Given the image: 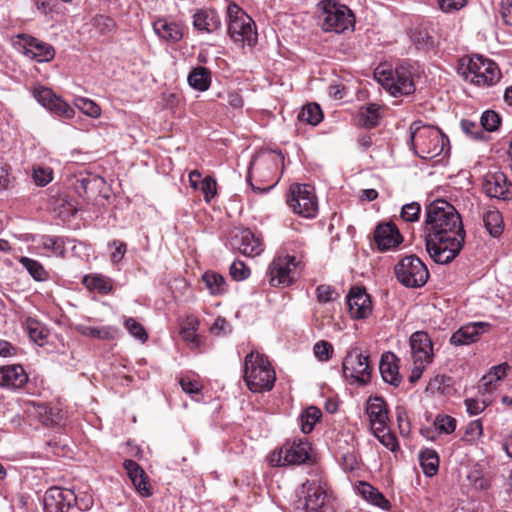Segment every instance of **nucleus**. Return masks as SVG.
Listing matches in <instances>:
<instances>
[{
  "label": "nucleus",
  "instance_id": "f257e3e1",
  "mask_svg": "<svg viewBox=\"0 0 512 512\" xmlns=\"http://www.w3.org/2000/svg\"><path fill=\"white\" fill-rule=\"evenodd\" d=\"M424 236L426 250L436 263L453 261L465 241L462 220L455 207L442 199L431 202L426 207Z\"/></svg>",
  "mask_w": 512,
  "mask_h": 512
},
{
  "label": "nucleus",
  "instance_id": "f03ea898",
  "mask_svg": "<svg viewBox=\"0 0 512 512\" xmlns=\"http://www.w3.org/2000/svg\"><path fill=\"white\" fill-rule=\"evenodd\" d=\"M410 142L417 156L433 159L444 152L449 140L438 128L415 121L410 126Z\"/></svg>",
  "mask_w": 512,
  "mask_h": 512
},
{
  "label": "nucleus",
  "instance_id": "7ed1b4c3",
  "mask_svg": "<svg viewBox=\"0 0 512 512\" xmlns=\"http://www.w3.org/2000/svg\"><path fill=\"white\" fill-rule=\"evenodd\" d=\"M243 379L250 391L264 392L273 388L276 375L268 358L252 351L244 359Z\"/></svg>",
  "mask_w": 512,
  "mask_h": 512
},
{
  "label": "nucleus",
  "instance_id": "20e7f679",
  "mask_svg": "<svg viewBox=\"0 0 512 512\" xmlns=\"http://www.w3.org/2000/svg\"><path fill=\"white\" fill-rule=\"evenodd\" d=\"M227 17V31L233 42L242 47H253L258 40L254 20L235 3L228 5Z\"/></svg>",
  "mask_w": 512,
  "mask_h": 512
},
{
  "label": "nucleus",
  "instance_id": "39448f33",
  "mask_svg": "<svg viewBox=\"0 0 512 512\" xmlns=\"http://www.w3.org/2000/svg\"><path fill=\"white\" fill-rule=\"evenodd\" d=\"M319 5L321 7L319 24L324 31L342 33L348 29H353L355 17L347 6L333 0H323Z\"/></svg>",
  "mask_w": 512,
  "mask_h": 512
},
{
  "label": "nucleus",
  "instance_id": "423d86ee",
  "mask_svg": "<svg viewBox=\"0 0 512 512\" xmlns=\"http://www.w3.org/2000/svg\"><path fill=\"white\" fill-rule=\"evenodd\" d=\"M463 75L466 80L482 87L496 84L502 76L497 64L481 55H473L468 59Z\"/></svg>",
  "mask_w": 512,
  "mask_h": 512
},
{
  "label": "nucleus",
  "instance_id": "0eeeda50",
  "mask_svg": "<svg viewBox=\"0 0 512 512\" xmlns=\"http://www.w3.org/2000/svg\"><path fill=\"white\" fill-rule=\"evenodd\" d=\"M397 280L405 287H423L429 279V271L424 262L416 255L403 257L394 267Z\"/></svg>",
  "mask_w": 512,
  "mask_h": 512
},
{
  "label": "nucleus",
  "instance_id": "6e6552de",
  "mask_svg": "<svg viewBox=\"0 0 512 512\" xmlns=\"http://www.w3.org/2000/svg\"><path fill=\"white\" fill-rule=\"evenodd\" d=\"M287 204L295 214L313 218L318 212L315 190L308 184H292L287 196Z\"/></svg>",
  "mask_w": 512,
  "mask_h": 512
},
{
  "label": "nucleus",
  "instance_id": "1a4fd4ad",
  "mask_svg": "<svg viewBox=\"0 0 512 512\" xmlns=\"http://www.w3.org/2000/svg\"><path fill=\"white\" fill-rule=\"evenodd\" d=\"M343 374L359 384H366L371 377L372 367L369 356L363 354L359 348H352L348 351L342 364Z\"/></svg>",
  "mask_w": 512,
  "mask_h": 512
},
{
  "label": "nucleus",
  "instance_id": "9d476101",
  "mask_svg": "<svg viewBox=\"0 0 512 512\" xmlns=\"http://www.w3.org/2000/svg\"><path fill=\"white\" fill-rule=\"evenodd\" d=\"M13 45L19 53L39 63L49 62L55 56V50L52 45L30 35H17L13 40Z\"/></svg>",
  "mask_w": 512,
  "mask_h": 512
},
{
  "label": "nucleus",
  "instance_id": "9b49d317",
  "mask_svg": "<svg viewBox=\"0 0 512 512\" xmlns=\"http://www.w3.org/2000/svg\"><path fill=\"white\" fill-rule=\"evenodd\" d=\"M309 458V445L303 441H294L285 444L278 451H274L269 456L271 466L299 465Z\"/></svg>",
  "mask_w": 512,
  "mask_h": 512
},
{
  "label": "nucleus",
  "instance_id": "f8f14e48",
  "mask_svg": "<svg viewBox=\"0 0 512 512\" xmlns=\"http://www.w3.org/2000/svg\"><path fill=\"white\" fill-rule=\"evenodd\" d=\"M299 261L292 255H278L269 266V283L272 286H289L295 279L294 270Z\"/></svg>",
  "mask_w": 512,
  "mask_h": 512
},
{
  "label": "nucleus",
  "instance_id": "ddd939ff",
  "mask_svg": "<svg viewBox=\"0 0 512 512\" xmlns=\"http://www.w3.org/2000/svg\"><path fill=\"white\" fill-rule=\"evenodd\" d=\"M383 82L393 96L410 95L415 91L412 72L406 65H398L394 71L383 72Z\"/></svg>",
  "mask_w": 512,
  "mask_h": 512
},
{
  "label": "nucleus",
  "instance_id": "4468645a",
  "mask_svg": "<svg viewBox=\"0 0 512 512\" xmlns=\"http://www.w3.org/2000/svg\"><path fill=\"white\" fill-rule=\"evenodd\" d=\"M302 493L307 512H333L327 490L320 482L306 481L302 485Z\"/></svg>",
  "mask_w": 512,
  "mask_h": 512
},
{
  "label": "nucleus",
  "instance_id": "2eb2a0df",
  "mask_svg": "<svg viewBox=\"0 0 512 512\" xmlns=\"http://www.w3.org/2000/svg\"><path fill=\"white\" fill-rule=\"evenodd\" d=\"M35 99L46 109L66 119L75 115L74 109L63 99L56 96L50 88L38 87L33 91Z\"/></svg>",
  "mask_w": 512,
  "mask_h": 512
},
{
  "label": "nucleus",
  "instance_id": "dca6fc26",
  "mask_svg": "<svg viewBox=\"0 0 512 512\" xmlns=\"http://www.w3.org/2000/svg\"><path fill=\"white\" fill-rule=\"evenodd\" d=\"M77 497L72 490L60 487L49 488L43 498L45 512H67L76 502Z\"/></svg>",
  "mask_w": 512,
  "mask_h": 512
},
{
  "label": "nucleus",
  "instance_id": "f3484780",
  "mask_svg": "<svg viewBox=\"0 0 512 512\" xmlns=\"http://www.w3.org/2000/svg\"><path fill=\"white\" fill-rule=\"evenodd\" d=\"M482 188L488 197L501 200L512 198V184L507 182L506 175L501 171L488 172L484 176Z\"/></svg>",
  "mask_w": 512,
  "mask_h": 512
},
{
  "label": "nucleus",
  "instance_id": "a211bd4d",
  "mask_svg": "<svg viewBox=\"0 0 512 512\" xmlns=\"http://www.w3.org/2000/svg\"><path fill=\"white\" fill-rule=\"evenodd\" d=\"M347 304L349 313L354 319H366L372 312V302L364 288H351Z\"/></svg>",
  "mask_w": 512,
  "mask_h": 512
},
{
  "label": "nucleus",
  "instance_id": "6ab92c4d",
  "mask_svg": "<svg viewBox=\"0 0 512 512\" xmlns=\"http://www.w3.org/2000/svg\"><path fill=\"white\" fill-rule=\"evenodd\" d=\"M374 241L380 251H387L398 247L403 237L395 224L381 223L374 231Z\"/></svg>",
  "mask_w": 512,
  "mask_h": 512
},
{
  "label": "nucleus",
  "instance_id": "aec40b11",
  "mask_svg": "<svg viewBox=\"0 0 512 512\" xmlns=\"http://www.w3.org/2000/svg\"><path fill=\"white\" fill-rule=\"evenodd\" d=\"M410 347L414 363H431L433 360V344L429 335L417 331L410 337Z\"/></svg>",
  "mask_w": 512,
  "mask_h": 512
},
{
  "label": "nucleus",
  "instance_id": "412c9836",
  "mask_svg": "<svg viewBox=\"0 0 512 512\" xmlns=\"http://www.w3.org/2000/svg\"><path fill=\"white\" fill-rule=\"evenodd\" d=\"M234 247L245 256L255 257L264 250L262 238L249 229H243L234 236Z\"/></svg>",
  "mask_w": 512,
  "mask_h": 512
},
{
  "label": "nucleus",
  "instance_id": "4be33fe9",
  "mask_svg": "<svg viewBox=\"0 0 512 512\" xmlns=\"http://www.w3.org/2000/svg\"><path fill=\"white\" fill-rule=\"evenodd\" d=\"M366 413L369 416L372 431L387 429L388 410L381 397H370L367 401Z\"/></svg>",
  "mask_w": 512,
  "mask_h": 512
},
{
  "label": "nucleus",
  "instance_id": "5701e85b",
  "mask_svg": "<svg viewBox=\"0 0 512 512\" xmlns=\"http://www.w3.org/2000/svg\"><path fill=\"white\" fill-rule=\"evenodd\" d=\"M489 324L486 322H472L460 327L450 338V343L455 346L469 345L478 340Z\"/></svg>",
  "mask_w": 512,
  "mask_h": 512
},
{
  "label": "nucleus",
  "instance_id": "b1692460",
  "mask_svg": "<svg viewBox=\"0 0 512 512\" xmlns=\"http://www.w3.org/2000/svg\"><path fill=\"white\" fill-rule=\"evenodd\" d=\"M28 381V376L20 365L0 367V387L18 389Z\"/></svg>",
  "mask_w": 512,
  "mask_h": 512
},
{
  "label": "nucleus",
  "instance_id": "393cba45",
  "mask_svg": "<svg viewBox=\"0 0 512 512\" xmlns=\"http://www.w3.org/2000/svg\"><path fill=\"white\" fill-rule=\"evenodd\" d=\"M123 466L137 491L145 497L150 496V484L145 471L134 460H125Z\"/></svg>",
  "mask_w": 512,
  "mask_h": 512
},
{
  "label": "nucleus",
  "instance_id": "a878e982",
  "mask_svg": "<svg viewBox=\"0 0 512 512\" xmlns=\"http://www.w3.org/2000/svg\"><path fill=\"white\" fill-rule=\"evenodd\" d=\"M379 370L383 380L393 386H398L401 382L399 374L398 359L391 352L384 353L380 359Z\"/></svg>",
  "mask_w": 512,
  "mask_h": 512
},
{
  "label": "nucleus",
  "instance_id": "bb28decb",
  "mask_svg": "<svg viewBox=\"0 0 512 512\" xmlns=\"http://www.w3.org/2000/svg\"><path fill=\"white\" fill-rule=\"evenodd\" d=\"M155 33L166 42L176 43L183 37L182 28L175 22H170L166 18H159L153 22Z\"/></svg>",
  "mask_w": 512,
  "mask_h": 512
},
{
  "label": "nucleus",
  "instance_id": "cd10ccee",
  "mask_svg": "<svg viewBox=\"0 0 512 512\" xmlns=\"http://www.w3.org/2000/svg\"><path fill=\"white\" fill-rule=\"evenodd\" d=\"M76 331L85 336L94 339L109 340L115 337L117 329L112 326L92 327L84 324L75 326Z\"/></svg>",
  "mask_w": 512,
  "mask_h": 512
},
{
  "label": "nucleus",
  "instance_id": "c85d7f7f",
  "mask_svg": "<svg viewBox=\"0 0 512 512\" xmlns=\"http://www.w3.org/2000/svg\"><path fill=\"white\" fill-rule=\"evenodd\" d=\"M358 491L366 501L382 509H388V500H386L384 495L378 489L374 488L369 483H360Z\"/></svg>",
  "mask_w": 512,
  "mask_h": 512
},
{
  "label": "nucleus",
  "instance_id": "c756f323",
  "mask_svg": "<svg viewBox=\"0 0 512 512\" xmlns=\"http://www.w3.org/2000/svg\"><path fill=\"white\" fill-rule=\"evenodd\" d=\"M193 25L199 31L210 33L219 27L220 22L213 14L199 10L193 16Z\"/></svg>",
  "mask_w": 512,
  "mask_h": 512
},
{
  "label": "nucleus",
  "instance_id": "7c9ffc66",
  "mask_svg": "<svg viewBox=\"0 0 512 512\" xmlns=\"http://www.w3.org/2000/svg\"><path fill=\"white\" fill-rule=\"evenodd\" d=\"M420 465L426 476H434L439 468V457L435 450L424 449L419 453Z\"/></svg>",
  "mask_w": 512,
  "mask_h": 512
},
{
  "label": "nucleus",
  "instance_id": "2f4dec72",
  "mask_svg": "<svg viewBox=\"0 0 512 512\" xmlns=\"http://www.w3.org/2000/svg\"><path fill=\"white\" fill-rule=\"evenodd\" d=\"M188 83L196 90L206 91L211 83L210 72L205 67H197L189 73Z\"/></svg>",
  "mask_w": 512,
  "mask_h": 512
},
{
  "label": "nucleus",
  "instance_id": "473e14b6",
  "mask_svg": "<svg viewBox=\"0 0 512 512\" xmlns=\"http://www.w3.org/2000/svg\"><path fill=\"white\" fill-rule=\"evenodd\" d=\"M380 106L377 104H369L362 107L358 114V122L366 128H373L378 125L380 120Z\"/></svg>",
  "mask_w": 512,
  "mask_h": 512
},
{
  "label": "nucleus",
  "instance_id": "72a5a7b5",
  "mask_svg": "<svg viewBox=\"0 0 512 512\" xmlns=\"http://www.w3.org/2000/svg\"><path fill=\"white\" fill-rule=\"evenodd\" d=\"M202 280L206 288L213 295H220L226 292V281L225 278L213 271H207L203 274Z\"/></svg>",
  "mask_w": 512,
  "mask_h": 512
},
{
  "label": "nucleus",
  "instance_id": "f704fd0d",
  "mask_svg": "<svg viewBox=\"0 0 512 512\" xmlns=\"http://www.w3.org/2000/svg\"><path fill=\"white\" fill-rule=\"evenodd\" d=\"M29 337L38 345L42 346L48 335V330L42 323L32 317H28L25 322Z\"/></svg>",
  "mask_w": 512,
  "mask_h": 512
},
{
  "label": "nucleus",
  "instance_id": "c9c22d12",
  "mask_svg": "<svg viewBox=\"0 0 512 512\" xmlns=\"http://www.w3.org/2000/svg\"><path fill=\"white\" fill-rule=\"evenodd\" d=\"M484 225L489 232V234L493 237H498L502 231V216L497 210H488L483 215Z\"/></svg>",
  "mask_w": 512,
  "mask_h": 512
},
{
  "label": "nucleus",
  "instance_id": "e433bc0d",
  "mask_svg": "<svg viewBox=\"0 0 512 512\" xmlns=\"http://www.w3.org/2000/svg\"><path fill=\"white\" fill-rule=\"evenodd\" d=\"M322 416V412L315 406H310L305 409L300 415L301 430L303 433H310L315 424L319 421Z\"/></svg>",
  "mask_w": 512,
  "mask_h": 512
},
{
  "label": "nucleus",
  "instance_id": "4c0bfd02",
  "mask_svg": "<svg viewBox=\"0 0 512 512\" xmlns=\"http://www.w3.org/2000/svg\"><path fill=\"white\" fill-rule=\"evenodd\" d=\"M83 283L88 289L97 290L100 293L107 294L112 290V281L102 275H87L83 279Z\"/></svg>",
  "mask_w": 512,
  "mask_h": 512
},
{
  "label": "nucleus",
  "instance_id": "58836bf2",
  "mask_svg": "<svg viewBox=\"0 0 512 512\" xmlns=\"http://www.w3.org/2000/svg\"><path fill=\"white\" fill-rule=\"evenodd\" d=\"M298 118L308 124L317 125L322 120L323 113L318 104L310 103L302 108Z\"/></svg>",
  "mask_w": 512,
  "mask_h": 512
},
{
  "label": "nucleus",
  "instance_id": "ea45409f",
  "mask_svg": "<svg viewBox=\"0 0 512 512\" xmlns=\"http://www.w3.org/2000/svg\"><path fill=\"white\" fill-rule=\"evenodd\" d=\"M19 262L36 281H44L48 278V273L38 261L28 257H21Z\"/></svg>",
  "mask_w": 512,
  "mask_h": 512
},
{
  "label": "nucleus",
  "instance_id": "a19ab883",
  "mask_svg": "<svg viewBox=\"0 0 512 512\" xmlns=\"http://www.w3.org/2000/svg\"><path fill=\"white\" fill-rule=\"evenodd\" d=\"M75 106L89 117L98 118L101 115L100 106L91 99L78 97L75 99Z\"/></svg>",
  "mask_w": 512,
  "mask_h": 512
},
{
  "label": "nucleus",
  "instance_id": "79ce46f5",
  "mask_svg": "<svg viewBox=\"0 0 512 512\" xmlns=\"http://www.w3.org/2000/svg\"><path fill=\"white\" fill-rule=\"evenodd\" d=\"M508 365L500 364L494 366L487 375H484L481 379L482 386L488 390V386L493 382L501 380L507 373Z\"/></svg>",
  "mask_w": 512,
  "mask_h": 512
},
{
  "label": "nucleus",
  "instance_id": "37998d69",
  "mask_svg": "<svg viewBox=\"0 0 512 512\" xmlns=\"http://www.w3.org/2000/svg\"><path fill=\"white\" fill-rule=\"evenodd\" d=\"M124 326L128 332L137 340L144 343L148 339V334L145 328L137 322L134 318L128 317L124 319Z\"/></svg>",
  "mask_w": 512,
  "mask_h": 512
},
{
  "label": "nucleus",
  "instance_id": "c03bdc74",
  "mask_svg": "<svg viewBox=\"0 0 512 512\" xmlns=\"http://www.w3.org/2000/svg\"><path fill=\"white\" fill-rule=\"evenodd\" d=\"M434 426L440 433L451 434L456 429V420L449 415L440 414L436 416Z\"/></svg>",
  "mask_w": 512,
  "mask_h": 512
},
{
  "label": "nucleus",
  "instance_id": "a18cd8bd",
  "mask_svg": "<svg viewBox=\"0 0 512 512\" xmlns=\"http://www.w3.org/2000/svg\"><path fill=\"white\" fill-rule=\"evenodd\" d=\"M338 296L336 290L330 285L322 284L316 288V297L320 304L334 302Z\"/></svg>",
  "mask_w": 512,
  "mask_h": 512
},
{
  "label": "nucleus",
  "instance_id": "49530a36",
  "mask_svg": "<svg viewBox=\"0 0 512 512\" xmlns=\"http://www.w3.org/2000/svg\"><path fill=\"white\" fill-rule=\"evenodd\" d=\"M500 122H501L500 116L492 110H487V111L483 112L481 119H480L481 126L486 131H489V132L497 130L500 125Z\"/></svg>",
  "mask_w": 512,
  "mask_h": 512
},
{
  "label": "nucleus",
  "instance_id": "de8ad7c7",
  "mask_svg": "<svg viewBox=\"0 0 512 512\" xmlns=\"http://www.w3.org/2000/svg\"><path fill=\"white\" fill-rule=\"evenodd\" d=\"M313 352L319 361H328L333 354V346L330 342L321 340L314 344Z\"/></svg>",
  "mask_w": 512,
  "mask_h": 512
},
{
  "label": "nucleus",
  "instance_id": "09e8293b",
  "mask_svg": "<svg viewBox=\"0 0 512 512\" xmlns=\"http://www.w3.org/2000/svg\"><path fill=\"white\" fill-rule=\"evenodd\" d=\"M42 410L39 415L43 424L53 426L61 422L62 416L57 408L43 407Z\"/></svg>",
  "mask_w": 512,
  "mask_h": 512
},
{
  "label": "nucleus",
  "instance_id": "8fccbe9b",
  "mask_svg": "<svg viewBox=\"0 0 512 512\" xmlns=\"http://www.w3.org/2000/svg\"><path fill=\"white\" fill-rule=\"evenodd\" d=\"M420 212V204L418 202H412L402 207L400 216L406 222H415L419 219Z\"/></svg>",
  "mask_w": 512,
  "mask_h": 512
},
{
  "label": "nucleus",
  "instance_id": "3c124183",
  "mask_svg": "<svg viewBox=\"0 0 512 512\" xmlns=\"http://www.w3.org/2000/svg\"><path fill=\"white\" fill-rule=\"evenodd\" d=\"M37 246L40 249L58 252L63 248V242L59 243V238L42 235L37 240Z\"/></svg>",
  "mask_w": 512,
  "mask_h": 512
},
{
  "label": "nucleus",
  "instance_id": "603ef678",
  "mask_svg": "<svg viewBox=\"0 0 512 512\" xmlns=\"http://www.w3.org/2000/svg\"><path fill=\"white\" fill-rule=\"evenodd\" d=\"M373 433L387 449H389L392 452L397 450L398 442L395 435L386 430L380 431L377 429L376 431H373Z\"/></svg>",
  "mask_w": 512,
  "mask_h": 512
},
{
  "label": "nucleus",
  "instance_id": "864d4df0",
  "mask_svg": "<svg viewBox=\"0 0 512 512\" xmlns=\"http://www.w3.org/2000/svg\"><path fill=\"white\" fill-rule=\"evenodd\" d=\"M199 188L203 193L205 200L209 202L217 193L216 180L210 176H207L201 181Z\"/></svg>",
  "mask_w": 512,
  "mask_h": 512
},
{
  "label": "nucleus",
  "instance_id": "5fc2aeb1",
  "mask_svg": "<svg viewBox=\"0 0 512 512\" xmlns=\"http://www.w3.org/2000/svg\"><path fill=\"white\" fill-rule=\"evenodd\" d=\"M230 275L236 281L245 280L250 276V269L241 261H235L230 267Z\"/></svg>",
  "mask_w": 512,
  "mask_h": 512
},
{
  "label": "nucleus",
  "instance_id": "6e6d98bb",
  "mask_svg": "<svg viewBox=\"0 0 512 512\" xmlns=\"http://www.w3.org/2000/svg\"><path fill=\"white\" fill-rule=\"evenodd\" d=\"M33 179L38 186H45L52 180L51 171L37 167L33 170Z\"/></svg>",
  "mask_w": 512,
  "mask_h": 512
},
{
  "label": "nucleus",
  "instance_id": "4d7b16f0",
  "mask_svg": "<svg viewBox=\"0 0 512 512\" xmlns=\"http://www.w3.org/2000/svg\"><path fill=\"white\" fill-rule=\"evenodd\" d=\"M109 246L115 248V250L111 254V262L113 264L119 263L123 259L127 251L126 244L124 242L114 240L112 243L109 244Z\"/></svg>",
  "mask_w": 512,
  "mask_h": 512
},
{
  "label": "nucleus",
  "instance_id": "13d9d810",
  "mask_svg": "<svg viewBox=\"0 0 512 512\" xmlns=\"http://www.w3.org/2000/svg\"><path fill=\"white\" fill-rule=\"evenodd\" d=\"M437 1H438L440 9L446 13L460 10L467 3V0H437Z\"/></svg>",
  "mask_w": 512,
  "mask_h": 512
},
{
  "label": "nucleus",
  "instance_id": "bf43d9fd",
  "mask_svg": "<svg viewBox=\"0 0 512 512\" xmlns=\"http://www.w3.org/2000/svg\"><path fill=\"white\" fill-rule=\"evenodd\" d=\"M466 410L470 415H477L481 413L487 406L485 401H480L475 398H468L465 400Z\"/></svg>",
  "mask_w": 512,
  "mask_h": 512
},
{
  "label": "nucleus",
  "instance_id": "052dcab7",
  "mask_svg": "<svg viewBox=\"0 0 512 512\" xmlns=\"http://www.w3.org/2000/svg\"><path fill=\"white\" fill-rule=\"evenodd\" d=\"M210 330L215 335H225L230 332V326L225 318L217 317Z\"/></svg>",
  "mask_w": 512,
  "mask_h": 512
},
{
  "label": "nucleus",
  "instance_id": "680f3d73",
  "mask_svg": "<svg viewBox=\"0 0 512 512\" xmlns=\"http://www.w3.org/2000/svg\"><path fill=\"white\" fill-rule=\"evenodd\" d=\"M465 435L470 438L468 440H475L482 435V423L480 420L471 421L465 430Z\"/></svg>",
  "mask_w": 512,
  "mask_h": 512
},
{
  "label": "nucleus",
  "instance_id": "e2e57ef3",
  "mask_svg": "<svg viewBox=\"0 0 512 512\" xmlns=\"http://www.w3.org/2000/svg\"><path fill=\"white\" fill-rule=\"evenodd\" d=\"M500 14L504 23L512 28V0H502Z\"/></svg>",
  "mask_w": 512,
  "mask_h": 512
},
{
  "label": "nucleus",
  "instance_id": "0e129e2a",
  "mask_svg": "<svg viewBox=\"0 0 512 512\" xmlns=\"http://www.w3.org/2000/svg\"><path fill=\"white\" fill-rule=\"evenodd\" d=\"M180 385L184 392L189 394H196L200 391V384L197 381H192L188 378H182L180 380Z\"/></svg>",
  "mask_w": 512,
  "mask_h": 512
},
{
  "label": "nucleus",
  "instance_id": "69168bd1",
  "mask_svg": "<svg viewBox=\"0 0 512 512\" xmlns=\"http://www.w3.org/2000/svg\"><path fill=\"white\" fill-rule=\"evenodd\" d=\"M328 92L332 98L341 100L345 96V87L340 83H334L329 86Z\"/></svg>",
  "mask_w": 512,
  "mask_h": 512
},
{
  "label": "nucleus",
  "instance_id": "338daca9",
  "mask_svg": "<svg viewBox=\"0 0 512 512\" xmlns=\"http://www.w3.org/2000/svg\"><path fill=\"white\" fill-rule=\"evenodd\" d=\"M428 363H414V367L409 376V382L414 384L416 383L422 376L425 366Z\"/></svg>",
  "mask_w": 512,
  "mask_h": 512
},
{
  "label": "nucleus",
  "instance_id": "774afa93",
  "mask_svg": "<svg viewBox=\"0 0 512 512\" xmlns=\"http://www.w3.org/2000/svg\"><path fill=\"white\" fill-rule=\"evenodd\" d=\"M227 97V102L232 108L239 109L243 106V99L238 92H229Z\"/></svg>",
  "mask_w": 512,
  "mask_h": 512
}]
</instances>
